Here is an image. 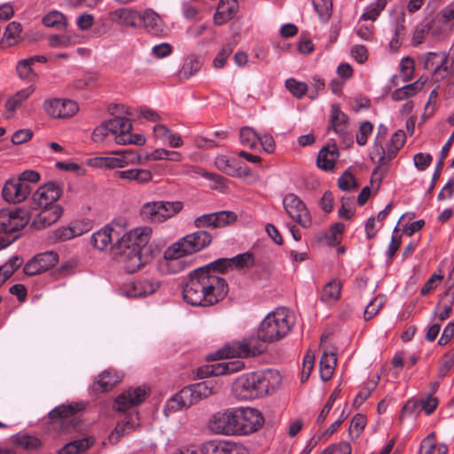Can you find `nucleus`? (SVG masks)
Wrapping results in <instances>:
<instances>
[{
  "instance_id": "f257e3e1",
  "label": "nucleus",
  "mask_w": 454,
  "mask_h": 454,
  "mask_svg": "<svg viewBox=\"0 0 454 454\" xmlns=\"http://www.w3.org/2000/svg\"><path fill=\"white\" fill-rule=\"evenodd\" d=\"M226 280L207 269L194 270L183 289L184 300L192 306L211 307L228 294Z\"/></svg>"
},
{
  "instance_id": "f03ea898",
  "label": "nucleus",
  "mask_w": 454,
  "mask_h": 454,
  "mask_svg": "<svg viewBox=\"0 0 454 454\" xmlns=\"http://www.w3.org/2000/svg\"><path fill=\"white\" fill-rule=\"evenodd\" d=\"M282 383V376L273 369L247 372L232 383L231 393L239 401L263 397L275 392Z\"/></svg>"
},
{
  "instance_id": "7ed1b4c3",
  "label": "nucleus",
  "mask_w": 454,
  "mask_h": 454,
  "mask_svg": "<svg viewBox=\"0 0 454 454\" xmlns=\"http://www.w3.org/2000/svg\"><path fill=\"white\" fill-rule=\"evenodd\" d=\"M387 134V128L380 124L378 128L373 151L371 155V159L378 164L377 168L373 170V175H376L381 168H384V171L387 170L389 162L396 157L406 140L404 131L397 130L384 145L383 143Z\"/></svg>"
},
{
  "instance_id": "20e7f679",
  "label": "nucleus",
  "mask_w": 454,
  "mask_h": 454,
  "mask_svg": "<svg viewBox=\"0 0 454 454\" xmlns=\"http://www.w3.org/2000/svg\"><path fill=\"white\" fill-rule=\"evenodd\" d=\"M294 324V317L287 309L278 308L261 322L258 334L265 343L278 341L291 332Z\"/></svg>"
},
{
  "instance_id": "39448f33",
  "label": "nucleus",
  "mask_w": 454,
  "mask_h": 454,
  "mask_svg": "<svg viewBox=\"0 0 454 454\" xmlns=\"http://www.w3.org/2000/svg\"><path fill=\"white\" fill-rule=\"evenodd\" d=\"M212 242V235L206 231H197L187 234L173 243L164 252L166 260H176L207 247Z\"/></svg>"
},
{
  "instance_id": "423d86ee",
  "label": "nucleus",
  "mask_w": 454,
  "mask_h": 454,
  "mask_svg": "<svg viewBox=\"0 0 454 454\" xmlns=\"http://www.w3.org/2000/svg\"><path fill=\"white\" fill-rule=\"evenodd\" d=\"M265 342L261 340L259 334L257 337L250 336L240 340H234L226 344L223 348L217 351L216 356L219 359L239 357L248 358L254 357L263 354L266 350Z\"/></svg>"
},
{
  "instance_id": "0eeeda50",
  "label": "nucleus",
  "mask_w": 454,
  "mask_h": 454,
  "mask_svg": "<svg viewBox=\"0 0 454 454\" xmlns=\"http://www.w3.org/2000/svg\"><path fill=\"white\" fill-rule=\"evenodd\" d=\"M141 163L140 154L131 149L111 151L106 155L94 157L90 160V166L107 170L124 168Z\"/></svg>"
},
{
  "instance_id": "6e6552de",
  "label": "nucleus",
  "mask_w": 454,
  "mask_h": 454,
  "mask_svg": "<svg viewBox=\"0 0 454 454\" xmlns=\"http://www.w3.org/2000/svg\"><path fill=\"white\" fill-rule=\"evenodd\" d=\"M264 423L261 411L255 408H234V435H247L258 431Z\"/></svg>"
},
{
  "instance_id": "1a4fd4ad",
  "label": "nucleus",
  "mask_w": 454,
  "mask_h": 454,
  "mask_svg": "<svg viewBox=\"0 0 454 454\" xmlns=\"http://www.w3.org/2000/svg\"><path fill=\"white\" fill-rule=\"evenodd\" d=\"M107 121L108 130L114 137V141L118 145H138L145 143V138L139 134H132V124L128 118L115 117Z\"/></svg>"
},
{
  "instance_id": "9d476101",
  "label": "nucleus",
  "mask_w": 454,
  "mask_h": 454,
  "mask_svg": "<svg viewBox=\"0 0 454 454\" xmlns=\"http://www.w3.org/2000/svg\"><path fill=\"white\" fill-rule=\"evenodd\" d=\"M431 35L442 40L448 37L454 28V2L442 8L430 22Z\"/></svg>"
},
{
  "instance_id": "9b49d317",
  "label": "nucleus",
  "mask_w": 454,
  "mask_h": 454,
  "mask_svg": "<svg viewBox=\"0 0 454 454\" xmlns=\"http://www.w3.org/2000/svg\"><path fill=\"white\" fill-rule=\"evenodd\" d=\"M283 206L286 214L303 228H309L312 221L304 202L295 194L288 193L283 199Z\"/></svg>"
},
{
  "instance_id": "f8f14e48",
  "label": "nucleus",
  "mask_w": 454,
  "mask_h": 454,
  "mask_svg": "<svg viewBox=\"0 0 454 454\" xmlns=\"http://www.w3.org/2000/svg\"><path fill=\"white\" fill-rule=\"evenodd\" d=\"M28 222V214L24 209L0 210V233L11 234L18 232L21 231Z\"/></svg>"
},
{
  "instance_id": "ddd939ff",
  "label": "nucleus",
  "mask_w": 454,
  "mask_h": 454,
  "mask_svg": "<svg viewBox=\"0 0 454 454\" xmlns=\"http://www.w3.org/2000/svg\"><path fill=\"white\" fill-rule=\"evenodd\" d=\"M62 195V189L59 184L54 182L46 183L33 193L32 200L36 208H50L59 207L56 202Z\"/></svg>"
},
{
  "instance_id": "4468645a",
  "label": "nucleus",
  "mask_w": 454,
  "mask_h": 454,
  "mask_svg": "<svg viewBox=\"0 0 454 454\" xmlns=\"http://www.w3.org/2000/svg\"><path fill=\"white\" fill-rule=\"evenodd\" d=\"M122 232L123 228L120 224L112 223L94 232L90 237V242L95 248L104 251L112 247L114 241L121 246V234Z\"/></svg>"
},
{
  "instance_id": "2eb2a0df",
  "label": "nucleus",
  "mask_w": 454,
  "mask_h": 454,
  "mask_svg": "<svg viewBox=\"0 0 454 454\" xmlns=\"http://www.w3.org/2000/svg\"><path fill=\"white\" fill-rule=\"evenodd\" d=\"M207 428L217 434L234 435V408L215 412L207 421Z\"/></svg>"
},
{
  "instance_id": "dca6fc26",
  "label": "nucleus",
  "mask_w": 454,
  "mask_h": 454,
  "mask_svg": "<svg viewBox=\"0 0 454 454\" xmlns=\"http://www.w3.org/2000/svg\"><path fill=\"white\" fill-rule=\"evenodd\" d=\"M44 112L52 118L65 119L73 117L78 112L77 104L70 99L50 98L43 103Z\"/></svg>"
},
{
  "instance_id": "f3484780",
  "label": "nucleus",
  "mask_w": 454,
  "mask_h": 454,
  "mask_svg": "<svg viewBox=\"0 0 454 454\" xmlns=\"http://www.w3.org/2000/svg\"><path fill=\"white\" fill-rule=\"evenodd\" d=\"M31 193V186L20 182L17 177L8 179L3 187L2 196L10 204L24 202Z\"/></svg>"
},
{
  "instance_id": "a211bd4d",
  "label": "nucleus",
  "mask_w": 454,
  "mask_h": 454,
  "mask_svg": "<svg viewBox=\"0 0 454 454\" xmlns=\"http://www.w3.org/2000/svg\"><path fill=\"white\" fill-rule=\"evenodd\" d=\"M200 450L201 454H249L242 443L231 441H207Z\"/></svg>"
},
{
  "instance_id": "6ab92c4d",
  "label": "nucleus",
  "mask_w": 454,
  "mask_h": 454,
  "mask_svg": "<svg viewBox=\"0 0 454 454\" xmlns=\"http://www.w3.org/2000/svg\"><path fill=\"white\" fill-rule=\"evenodd\" d=\"M147 395L148 389L145 387L129 388L116 397L115 409L119 411H125L142 403Z\"/></svg>"
},
{
  "instance_id": "aec40b11",
  "label": "nucleus",
  "mask_w": 454,
  "mask_h": 454,
  "mask_svg": "<svg viewBox=\"0 0 454 454\" xmlns=\"http://www.w3.org/2000/svg\"><path fill=\"white\" fill-rule=\"evenodd\" d=\"M35 91V86L30 84L22 88L11 95L4 103V116L5 119H12L19 109L33 96Z\"/></svg>"
},
{
  "instance_id": "412c9836",
  "label": "nucleus",
  "mask_w": 454,
  "mask_h": 454,
  "mask_svg": "<svg viewBox=\"0 0 454 454\" xmlns=\"http://www.w3.org/2000/svg\"><path fill=\"white\" fill-rule=\"evenodd\" d=\"M153 234V229L149 226L135 228L128 232L123 229L121 234V247H136L142 251L150 240Z\"/></svg>"
},
{
  "instance_id": "4be33fe9",
  "label": "nucleus",
  "mask_w": 454,
  "mask_h": 454,
  "mask_svg": "<svg viewBox=\"0 0 454 454\" xmlns=\"http://www.w3.org/2000/svg\"><path fill=\"white\" fill-rule=\"evenodd\" d=\"M244 368V363L240 360L223 361L211 365H206L199 369L198 375L200 378L210 376H222L231 374L241 371Z\"/></svg>"
},
{
  "instance_id": "5701e85b",
  "label": "nucleus",
  "mask_w": 454,
  "mask_h": 454,
  "mask_svg": "<svg viewBox=\"0 0 454 454\" xmlns=\"http://www.w3.org/2000/svg\"><path fill=\"white\" fill-rule=\"evenodd\" d=\"M58 259V254L54 252L40 254L25 265L24 272L28 276L41 274L55 266Z\"/></svg>"
},
{
  "instance_id": "b1692460",
  "label": "nucleus",
  "mask_w": 454,
  "mask_h": 454,
  "mask_svg": "<svg viewBox=\"0 0 454 454\" xmlns=\"http://www.w3.org/2000/svg\"><path fill=\"white\" fill-rule=\"evenodd\" d=\"M108 20L124 27H139V11L130 7H121L108 12Z\"/></svg>"
},
{
  "instance_id": "393cba45",
  "label": "nucleus",
  "mask_w": 454,
  "mask_h": 454,
  "mask_svg": "<svg viewBox=\"0 0 454 454\" xmlns=\"http://www.w3.org/2000/svg\"><path fill=\"white\" fill-rule=\"evenodd\" d=\"M123 250L120 254V262L129 273H134L140 270L145 264L142 251L136 247H122Z\"/></svg>"
},
{
  "instance_id": "a878e982",
  "label": "nucleus",
  "mask_w": 454,
  "mask_h": 454,
  "mask_svg": "<svg viewBox=\"0 0 454 454\" xmlns=\"http://www.w3.org/2000/svg\"><path fill=\"white\" fill-rule=\"evenodd\" d=\"M117 179L129 183H136L139 185H145L153 180V173L147 168H128L118 170L114 173Z\"/></svg>"
},
{
  "instance_id": "bb28decb",
  "label": "nucleus",
  "mask_w": 454,
  "mask_h": 454,
  "mask_svg": "<svg viewBox=\"0 0 454 454\" xmlns=\"http://www.w3.org/2000/svg\"><path fill=\"white\" fill-rule=\"evenodd\" d=\"M323 354L319 361V373L322 380L327 381L332 379L336 365L337 354L336 348L333 347L323 348Z\"/></svg>"
},
{
  "instance_id": "cd10ccee",
  "label": "nucleus",
  "mask_w": 454,
  "mask_h": 454,
  "mask_svg": "<svg viewBox=\"0 0 454 454\" xmlns=\"http://www.w3.org/2000/svg\"><path fill=\"white\" fill-rule=\"evenodd\" d=\"M41 211L34 217L31 226L35 230L45 229L56 223L62 215L60 207L40 208Z\"/></svg>"
},
{
  "instance_id": "c85d7f7f",
  "label": "nucleus",
  "mask_w": 454,
  "mask_h": 454,
  "mask_svg": "<svg viewBox=\"0 0 454 454\" xmlns=\"http://www.w3.org/2000/svg\"><path fill=\"white\" fill-rule=\"evenodd\" d=\"M424 68L437 75L441 71L448 72V53L445 51L427 52L422 57Z\"/></svg>"
},
{
  "instance_id": "c756f323",
  "label": "nucleus",
  "mask_w": 454,
  "mask_h": 454,
  "mask_svg": "<svg viewBox=\"0 0 454 454\" xmlns=\"http://www.w3.org/2000/svg\"><path fill=\"white\" fill-rule=\"evenodd\" d=\"M196 400L191 386L184 387L175 395L167 403L168 411L187 409L196 403Z\"/></svg>"
},
{
  "instance_id": "7c9ffc66",
  "label": "nucleus",
  "mask_w": 454,
  "mask_h": 454,
  "mask_svg": "<svg viewBox=\"0 0 454 454\" xmlns=\"http://www.w3.org/2000/svg\"><path fill=\"white\" fill-rule=\"evenodd\" d=\"M215 164L220 171L231 176L241 177L249 175V171L247 168H242L234 159H231L225 155L217 156L215 160Z\"/></svg>"
},
{
  "instance_id": "2f4dec72",
  "label": "nucleus",
  "mask_w": 454,
  "mask_h": 454,
  "mask_svg": "<svg viewBox=\"0 0 454 454\" xmlns=\"http://www.w3.org/2000/svg\"><path fill=\"white\" fill-rule=\"evenodd\" d=\"M122 376L114 369L102 372L94 382V390L99 393L108 392L121 382Z\"/></svg>"
},
{
  "instance_id": "473e14b6",
  "label": "nucleus",
  "mask_w": 454,
  "mask_h": 454,
  "mask_svg": "<svg viewBox=\"0 0 454 454\" xmlns=\"http://www.w3.org/2000/svg\"><path fill=\"white\" fill-rule=\"evenodd\" d=\"M339 156L340 153L335 145H325L318 153L317 165L320 169L331 171L334 168Z\"/></svg>"
},
{
  "instance_id": "72a5a7b5",
  "label": "nucleus",
  "mask_w": 454,
  "mask_h": 454,
  "mask_svg": "<svg viewBox=\"0 0 454 454\" xmlns=\"http://www.w3.org/2000/svg\"><path fill=\"white\" fill-rule=\"evenodd\" d=\"M237 0H220L214 21L216 25H223L235 17L239 11Z\"/></svg>"
},
{
  "instance_id": "f704fd0d",
  "label": "nucleus",
  "mask_w": 454,
  "mask_h": 454,
  "mask_svg": "<svg viewBox=\"0 0 454 454\" xmlns=\"http://www.w3.org/2000/svg\"><path fill=\"white\" fill-rule=\"evenodd\" d=\"M153 136L155 139L173 148H178L184 145L182 136L177 133H173L170 129L163 124L154 126Z\"/></svg>"
},
{
  "instance_id": "c9c22d12",
  "label": "nucleus",
  "mask_w": 454,
  "mask_h": 454,
  "mask_svg": "<svg viewBox=\"0 0 454 454\" xmlns=\"http://www.w3.org/2000/svg\"><path fill=\"white\" fill-rule=\"evenodd\" d=\"M448 450V445L440 442L433 432L421 441L419 454H447Z\"/></svg>"
},
{
  "instance_id": "e433bc0d",
  "label": "nucleus",
  "mask_w": 454,
  "mask_h": 454,
  "mask_svg": "<svg viewBox=\"0 0 454 454\" xmlns=\"http://www.w3.org/2000/svg\"><path fill=\"white\" fill-rule=\"evenodd\" d=\"M427 79L419 77L412 83L406 84L401 88L395 90L391 93V98L394 101H402L412 98L417 95L425 86Z\"/></svg>"
},
{
  "instance_id": "4c0bfd02",
  "label": "nucleus",
  "mask_w": 454,
  "mask_h": 454,
  "mask_svg": "<svg viewBox=\"0 0 454 454\" xmlns=\"http://www.w3.org/2000/svg\"><path fill=\"white\" fill-rule=\"evenodd\" d=\"M22 26L17 21L10 22L0 41L2 48L6 49L17 45L21 42Z\"/></svg>"
},
{
  "instance_id": "58836bf2",
  "label": "nucleus",
  "mask_w": 454,
  "mask_h": 454,
  "mask_svg": "<svg viewBox=\"0 0 454 454\" xmlns=\"http://www.w3.org/2000/svg\"><path fill=\"white\" fill-rule=\"evenodd\" d=\"M138 426V413L130 415L125 422L117 424L114 430L109 434V441L112 443H117L124 434L135 430Z\"/></svg>"
},
{
  "instance_id": "ea45409f",
  "label": "nucleus",
  "mask_w": 454,
  "mask_h": 454,
  "mask_svg": "<svg viewBox=\"0 0 454 454\" xmlns=\"http://www.w3.org/2000/svg\"><path fill=\"white\" fill-rule=\"evenodd\" d=\"M141 218L150 223H163L160 207L158 200L144 203L139 209Z\"/></svg>"
},
{
  "instance_id": "a19ab883",
  "label": "nucleus",
  "mask_w": 454,
  "mask_h": 454,
  "mask_svg": "<svg viewBox=\"0 0 454 454\" xmlns=\"http://www.w3.org/2000/svg\"><path fill=\"white\" fill-rule=\"evenodd\" d=\"M162 26L160 16L152 9L139 12V27H145L150 32H157Z\"/></svg>"
},
{
  "instance_id": "79ce46f5",
  "label": "nucleus",
  "mask_w": 454,
  "mask_h": 454,
  "mask_svg": "<svg viewBox=\"0 0 454 454\" xmlns=\"http://www.w3.org/2000/svg\"><path fill=\"white\" fill-rule=\"evenodd\" d=\"M348 116L340 110L338 105L331 107L330 123L333 130L340 136L346 133Z\"/></svg>"
},
{
  "instance_id": "37998d69",
  "label": "nucleus",
  "mask_w": 454,
  "mask_h": 454,
  "mask_svg": "<svg viewBox=\"0 0 454 454\" xmlns=\"http://www.w3.org/2000/svg\"><path fill=\"white\" fill-rule=\"evenodd\" d=\"M84 409V405L82 403H65L59 406L55 407L50 413L49 417L51 419H69L73 415L77 412L82 411Z\"/></svg>"
},
{
  "instance_id": "c03bdc74",
  "label": "nucleus",
  "mask_w": 454,
  "mask_h": 454,
  "mask_svg": "<svg viewBox=\"0 0 454 454\" xmlns=\"http://www.w3.org/2000/svg\"><path fill=\"white\" fill-rule=\"evenodd\" d=\"M344 231L345 225L342 223H335L330 226L327 231L322 233L319 240L329 247H335L341 242Z\"/></svg>"
},
{
  "instance_id": "a18cd8bd",
  "label": "nucleus",
  "mask_w": 454,
  "mask_h": 454,
  "mask_svg": "<svg viewBox=\"0 0 454 454\" xmlns=\"http://www.w3.org/2000/svg\"><path fill=\"white\" fill-rule=\"evenodd\" d=\"M43 24L47 27L63 31L67 28L68 21L66 16L59 11H51L42 19Z\"/></svg>"
},
{
  "instance_id": "49530a36",
  "label": "nucleus",
  "mask_w": 454,
  "mask_h": 454,
  "mask_svg": "<svg viewBox=\"0 0 454 454\" xmlns=\"http://www.w3.org/2000/svg\"><path fill=\"white\" fill-rule=\"evenodd\" d=\"M12 442L14 445L28 451L36 450L43 445L38 437L29 434H15L12 437Z\"/></svg>"
},
{
  "instance_id": "de8ad7c7",
  "label": "nucleus",
  "mask_w": 454,
  "mask_h": 454,
  "mask_svg": "<svg viewBox=\"0 0 454 454\" xmlns=\"http://www.w3.org/2000/svg\"><path fill=\"white\" fill-rule=\"evenodd\" d=\"M159 207H160V212L162 215L163 223L168 220L175 217L179 213H181L184 207V204L181 200H158Z\"/></svg>"
},
{
  "instance_id": "09e8293b",
  "label": "nucleus",
  "mask_w": 454,
  "mask_h": 454,
  "mask_svg": "<svg viewBox=\"0 0 454 454\" xmlns=\"http://www.w3.org/2000/svg\"><path fill=\"white\" fill-rule=\"evenodd\" d=\"M439 305L442 309L438 313V318L441 321H444L450 317L452 312V308L454 305V284L450 286L443 294Z\"/></svg>"
},
{
  "instance_id": "8fccbe9b",
  "label": "nucleus",
  "mask_w": 454,
  "mask_h": 454,
  "mask_svg": "<svg viewBox=\"0 0 454 454\" xmlns=\"http://www.w3.org/2000/svg\"><path fill=\"white\" fill-rule=\"evenodd\" d=\"M33 59H20L16 65V72L18 76L29 82H35L38 79L37 74L32 68Z\"/></svg>"
},
{
  "instance_id": "3c124183",
  "label": "nucleus",
  "mask_w": 454,
  "mask_h": 454,
  "mask_svg": "<svg viewBox=\"0 0 454 454\" xmlns=\"http://www.w3.org/2000/svg\"><path fill=\"white\" fill-rule=\"evenodd\" d=\"M341 287L340 281L336 279L330 281L322 290L321 300L327 303L337 301L340 297Z\"/></svg>"
},
{
  "instance_id": "603ef678",
  "label": "nucleus",
  "mask_w": 454,
  "mask_h": 454,
  "mask_svg": "<svg viewBox=\"0 0 454 454\" xmlns=\"http://www.w3.org/2000/svg\"><path fill=\"white\" fill-rule=\"evenodd\" d=\"M94 441L91 438H83L67 443L58 454H79L88 450Z\"/></svg>"
},
{
  "instance_id": "864d4df0",
  "label": "nucleus",
  "mask_w": 454,
  "mask_h": 454,
  "mask_svg": "<svg viewBox=\"0 0 454 454\" xmlns=\"http://www.w3.org/2000/svg\"><path fill=\"white\" fill-rule=\"evenodd\" d=\"M202 67V61L196 56L192 55L185 59L180 71L179 76L184 79H189L195 74Z\"/></svg>"
},
{
  "instance_id": "5fc2aeb1",
  "label": "nucleus",
  "mask_w": 454,
  "mask_h": 454,
  "mask_svg": "<svg viewBox=\"0 0 454 454\" xmlns=\"http://www.w3.org/2000/svg\"><path fill=\"white\" fill-rule=\"evenodd\" d=\"M390 1L391 0H376L375 3H372L366 7L360 20L375 21Z\"/></svg>"
},
{
  "instance_id": "6e6d98bb",
  "label": "nucleus",
  "mask_w": 454,
  "mask_h": 454,
  "mask_svg": "<svg viewBox=\"0 0 454 454\" xmlns=\"http://www.w3.org/2000/svg\"><path fill=\"white\" fill-rule=\"evenodd\" d=\"M159 288V284L151 280H138L133 284V296L142 297L153 294Z\"/></svg>"
},
{
  "instance_id": "4d7b16f0",
  "label": "nucleus",
  "mask_w": 454,
  "mask_h": 454,
  "mask_svg": "<svg viewBox=\"0 0 454 454\" xmlns=\"http://www.w3.org/2000/svg\"><path fill=\"white\" fill-rule=\"evenodd\" d=\"M367 424V419L364 415L357 413L356 414L350 422L348 428V435L350 439L356 440L363 433Z\"/></svg>"
},
{
  "instance_id": "13d9d810",
  "label": "nucleus",
  "mask_w": 454,
  "mask_h": 454,
  "mask_svg": "<svg viewBox=\"0 0 454 454\" xmlns=\"http://www.w3.org/2000/svg\"><path fill=\"white\" fill-rule=\"evenodd\" d=\"M190 386L197 403L209 397L215 393V387L209 381H202Z\"/></svg>"
},
{
  "instance_id": "bf43d9fd",
  "label": "nucleus",
  "mask_w": 454,
  "mask_h": 454,
  "mask_svg": "<svg viewBox=\"0 0 454 454\" xmlns=\"http://www.w3.org/2000/svg\"><path fill=\"white\" fill-rule=\"evenodd\" d=\"M239 139L243 146L254 150L257 147L259 136L249 127H244L239 131Z\"/></svg>"
},
{
  "instance_id": "052dcab7",
  "label": "nucleus",
  "mask_w": 454,
  "mask_h": 454,
  "mask_svg": "<svg viewBox=\"0 0 454 454\" xmlns=\"http://www.w3.org/2000/svg\"><path fill=\"white\" fill-rule=\"evenodd\" d=\"M399 71L403 82L411 81L414 77L415 61L411 57H404L399 64Z\"/></svg>"
},
{
  "instance_id": "680f3d73",
  "label": "nucleus",
  "mask_w": 454,
  "mask_h": 454,
  "mask_svg": "<svg viewBox=\"0 0 454 454\" xmlns=\"http://www.w3.org/2000/svg\"><path fill=\"white\" fill-rule=\"evenodd\" d=\"M80 43V36L77 35H52L49 39L51 47H68Z\"/></svg>"
},
{
  "instance_id": "e2e57ef3",
  "label": "nucleus",
  "mask_w": 454,
  "mask_h": 454,
  "mask_svg": "<svg viewBox=\"0 0 454 454\" xmlns=\"http://www.w3.org/2000/svg\"><path fill=\"white\" fill-rule=\"evenodd\" d=\"M454 365V350L445 353L439 360L437 376L443 379Z\"/></svg>"
},
{
  "instance_id": "0e129e2a",
  "label": "nucleus",
  "mask_w": 454,
  "mask_h": 454,
  "mask_svg": "<svg viewBox=\"0 0 454 454\" xmlns=\"http://www.w3.org/2000/svg\"><path fill=\"white\" fill-rule=\"evenodd\" d=\"M314 8L318 17L323 21H327L333 13V0H312Z\"/></svg>"
},
{
  "instance_id": "69168bd1",
  "label": "nucleus",
  "mask_w": 454,
  "mask_h": 454,
  "mask_svg": "<svg viewBox=\"0 0 454 454\" xmlns=\"http://www.w3.org/2000/svg\"><path fill=\"white\" fill-rule=\"evenodd\" d=\"M286 87L296 98H301L308 91V86L305 82H299L294 78H289L286 81Z\"/></svg>"
},
{
  "instance_id": "338daca9",
  "label": "nucleus",
  "mask_w": 454,
  "mask_h": 454,
  "mask_svg": "<svg viewBox=\"0 0 454 454\" xmlns=\"http://www.w3.org/2000/svg\"><path fill=\"white\" fill-rule=\"evenodd\" d=\"M230 260L231 267L239 270L250 268L254 264V258L249 253L238 254L237 256L230 258Z\"/></svg>"
},
{
  "instance_id": "774afa93",
  "label": "nucleus",
  "mask_w": 454,
  "mask_h": 454,
  "mask_svg": "<svg viewBox=\"0 0 454 454\" xmlns=\"http://www.w3.org/2000/svg\"><path fill=\"white\" fill-rule=\"evenodd\" d=\"M193 224L198 229L218 228L215 213L204 214L194 219Z\"/></svg>"
}]
</instances>
